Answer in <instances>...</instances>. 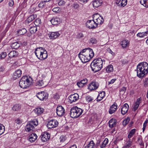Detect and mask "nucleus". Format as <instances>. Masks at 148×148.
I'll return each mask as SVG.
<instances>
[{
	"label": "nucleus",
	"instance_id": "1",
	"mask_svg": "<svg viewBox=\"0 0 148 148\" xmlns=\"http://www.w3.org/2000/svg\"><path fill=\"white\" fill-rule=\"evenodd\" d=\"M137 75L140 78H142L148 73V64L146 62L140 63L137 66Z\"/></svg>",
	"mask_w": 148,
	"mask_h": 148
},
{
	"label": "nucleus",
	"instance_id": "2",
	"mask_svg": "<svg viewBox=\"0 0 148 148\" xmlns=\"http://www.w3.org/2000/svg\"><path fill=\"white\" fill-rule=\"evenodd\" d=\"M103 62V61L101 58L94 60L91 64L92 70L94 72L100 71L102 68Z\"/></svg>",
	"mask_w": 148,
	"mask_h": 148
},
{
	"label": "nucleus",
	"instance_id": "3",
	"mask_svg": "<svg viewBox=\"0 0 148 148\" xmlns=\"http://www.w3.org/2000/svg\"><path fill=\"white\" fill-rule=\"evenodd\" d=\"M34 52L37 58L40 60H44L48 56L47 51L45 48L42 47L37 48L35 50Z\"/></svg>",
	"mask_w": 148,
	"mask_h": 148
},
{
	"label": "nucleus",
	"instance_id": "4",
	"mask_svg": "<svg viewBox=\"0 0 148 148\" xmlns=\"http://www.w3.org/2000/svg\"><path fill=\"white\" fill-rule=\"evenodd\" d=\"M32 84V82L27 76H23L19 82L20 87L23 88H27Z\"/></svg>",
	"mask_w": 148,
	"mask_h": 148
},
{
	"label": "nucleus",
	"instance_id": "5",
	"mask_svg": "<svg viewBox=\"0 0 148 148\" xmlns=\"http://www.w3.org/2000/svg\"><path fill=\"white\" fill-rule=\"evenodd\" d=\"M83 110L77 107L72 108L70 110V115L72 118H77L82 114Z\"/></svg>",
	"mask_w": 148,
	"mask_h": 148
},
{
	"label": "nucleus",
	"instance_id": "6",
	"mask_svg": "<svg viewBox=\"0 0 148 148\" xmlns=\"http://www.w3.org/2000/svg\"><path fill=\"white\" fill-rule=\"evenodd\" d=\"M38 125V123L37 121H33L31 122L27 123L25 127V130L26 131L30 132L33 131L34 128V125L37 126Z\"/></svg>",
	"mask_w": 148,
	"mask_h": 148
},
{
	"label": "nucleus",
	"instance_id": "7",
	"mask_svg": "<svg viewBox=\"0 0 148 148\" xmlns=\"http://www.w3.org/2000/svg\"><path fill=\"white\" fill-rule=\"evenodd\" d=\"M93 18L97 25V27L98 25L101 24L103 22V17L98 14H95L93 15Z\"/></svg>",
	"mask_w": 148,
	"mask_h": 148
},
{
	"label": "nucleus",
	"instance_id": "8",
	"mask_svg": "<svg viewBox=\"0 0 148 148\" xmlns=\"http://www.w3.org/2000/svg\"><path fill=\"white\" fill-rule=\"evenodd\" d=\"M85 55L91 59L93 57L94 53L93 50L90 48H86L83 49L82 51Z\"/></svg>",
	"mask_w": 148,
	"mask_h": 148
},
{
	"label": "nucleus",
	"instance_id": "9",
	"mask_svg": "<svg viewBox=\"0 0 148 148\" xmlns=\"http://www.w3.org/2000/svg\"><path fill=\"white\" fill-rule=\"evenodd\" d=\"M37 97L40 100H46L48 98V94L44 91L38 92L36 95Z\"/></svg>",
	"mask_w": 148,
	"mask_h": 148
},
{
	"label": "nucleus",
	"instance_id": "10",
	"mask_svg": "<svg viewBox=\"0 0 148 148\" xmlns=\"http://www.w3.org/2000/svg\"><path fill=\"white\" fill-rule=\"evenodd\" d=\"M58 122L55 119H52L49 121L47 124V127L49 129L55 128L58 126Z\"/></svg>",
	"mask_w": 148,
	"mask_h": 148
},
{
	"label": "nucleus",
	"instance_id": "11",
	"mask_svg": "<svg viewBox=\"0 0 148 148\" xmlns=\"http://www.w3.org/2000/svg\"><path fill=\"white\" fill-rule=\"evenodd\" d=\"M78 56L83 63L87 62L91 59L90 57L84 55V54L82 51L79 53Z\"/></svg>",
	"mask_w": 148,
	"mask_h": 148
},
{
	"label": "nucleus",
	"instance_id": "12",
	"mask_svg": "<svg viewBox=\"0 0 148 148\" xmlns=\"http://www.w3.org/2000/svg\"><path fill=\"white\" fill-rule=\"evenodd\" d=\"M99 86V84L96 82H92L88 86V88L90 91L97 89Z\"/></svg>",
	"mask_w": 148,
	"mask_h": 148
},
{
	"label": "nucleus",
	"instance_id": "13",
	"mask_svg": "<svg viewBox=\"0 0 148 148\" xmlns=\"http://www.w3.org/2000/svg\"><path fill=\"white\" fill-rule=\"evenodd\" d=\"M86 24V27L90 29H93L97 27V25L93 19L92 20H88Z\"/></svg>",
	"mask_w": 148,
	"mask_h": 148
},
{
	"label": "nucleus",
	"instance_id": "14",
	"mask_svg": "<svg viewBox=\"0 0 148 148\" xmlns=\"http://www.w3.org/2000/svg\"><path fill=\"white\" fill-rule=\"evenodd\" d=\"M64 111V109L62 106H58L56 108V112L59 116H61L63 115L65 113Z\"/></svg>",
	"mask_w": 148,
	"mask_h": 148
},
{
	"label": "nucleus",
	"instance_id": "15",
	"mask_svg": "<svg viewBox=\"0 0 148 148\" xmlns=\"http://www.w3.org/2000/svg\"><path fill=\"white\" fill-rule=\"evenodd\" d=\"M50 134L47 132L43 133L41 136V140L43 142H45L48 140L50 138Z\"/></svg>",
	"mask_w": 148,
	"mask_h": 148
},
{
	"label": "nucleus",
	"instance_id": "16",
	"mask_svg": "<svg viewBox=\"0 0 148 148\" xmlns=\"http://www.w3.org/2000/svg\"><path fill=\"white\" fill-rule=\"evenodd\" d=\"M79 98V96L77 93H75L74 94L71 95L69 97V102L72 103L77 101Z\"/></svg>",
	"mask_w": 148,
	"mask_h": 148
},
{
	"label": "nucleus",
	"instance_id": "17",
	"mask_svg": "<svg viewBox=\"0 0 148 148\" xmlns=\"http://www.w3.org/2000/svg\"><path fill=\"white\" fill-rule=\"evenodd\" d=\"M44 109L41 108H37L34 109L33 111L37 116H38L42 114L44 112Z\"/></svg>",
	"mask_w": 148,
	"mask_h": 148
},
{
	"label": "nucleus",
	"instance_id": "18",
	"mask_svg": "<svg viewBox=\"0 0 148 148\" xmlns=\"http://www.w3.org/2000/svg\"><path fill=\"white\" fill-rule=\"evenodd\" d=\"M128 105L126 103H125L123 105L122 108H121V113L123 115H124L125 114L128 110Z\"/></svg>",
	"mask_w": 148,
	"mask_h": 148
},
{
	"label": "nucleus",
	"instance_id": "19",
	"mask_svg": "<svg viewBox=\"0 0 148 148\" xmlns=\"http://www.w3.org/2000/svg\"><path fill=\"white\" fill-rule=\"evenodd\" d=\"M22 74V71L20 69L16 70L13 73V78L15 79L21 76Z\"/></svg>",
	"mask_w": 148,
	"mask_h": 148
},
{
	"label": "nucleus",
	"instance_id": "20",
	"mask_svg": "<svg viewBox=\"0 0 148 148\" xmlns=\"http://www.w3.org/2000/svg\"><path fill=\"white\" fill-rule=\"evenodd\" d=\"M50 21L53 25H57L60 24L61 22L60 18L58 17H54L51 19Z\"/></svg>",
	"mask_w": 148,
	"mask_h": 148
},
{
	"label": "nucleus",
	"instance_id": "21",
	"mask_svg": "<svg viewBox=\"0 0 148 148\" xmlns=\"http://www.w3.org/2000/svg\"><path fill=\"white\" fill-rule=\"evenodd\" d=\"M102 3L101 0H95L92 2L93 6L95 8L99 7Z\"/></svg>",
	"mask_w": 148,
	"mask_h": 148
},
{
	"label": "nucleus",
	"instance_id": "22",
	"mask_svg": "<svg viewBox=\"0 0 148 148\" xmlns=\"http://www.w3.org/2000/svg\"><path fill=\"white\" fill-rule=\"evenodd\" d=\"M117 108V105L116 104L114 103L112 105L109 111V113L112 114L114 113L116 110Z\"/></svg>",
	"mask_w": 148,
	"mask_h": 148
},
{
	"label": "nucleus",
	"instance_id": "23",
	"mask_svg": "<svg viewBox=\"0 0 148 148\" xmlns=\"http://www.w3.org/2000/svg\"><path fill=\"white\" fill-rule=\"evenodd\" d=\"M60 35V34L58 32H51L49 37L50 39H55L57 38Z\"/></svg>",
	"mask_w": 148,
	"mask_h": 148
},
{
	"label": "nucleus",
	"instance_id": "24",
	"mask_svg": "<svg viewBox=\"0 0 148 148\" xmlns=\"http://www.w3.org/2000/svg\"><path fill=\"white\" fill-rule=\"evenodd\" d=\"M105 95V92L103 91L100 92L98 96L97 99V101H100L104 97Z\"/></svg>",
	"mask_w": 148,
	"mask_h": 148
},
{
	"label": "nucleus",
	"instance_id": "25",
	"mask_svg": "<svg viewBox=\"0 0 148 148\" xmlns=\"http://www.w3.org/2000/svg\"><path fill=\"white\" fill-rule=\"evenodd\" d=\"M141 97L138 98L136 100V102L135 103L134 107L133 108V110L134 111H135L138 108L141 101Z\"/></svg>",
	"mask_w": 148,
	"mask_h": 148
},
{
	"label": "nucleus",
	"instance_id": "26",
	"mask_svg": "<svg viewBox=\"0 0 148 148\" xmlns=\"http://www.w3.org/2000/svg\"><path fill=\"white\" fill-rule=\"evenodd\" d=\"M37 136L36 134L32 133L29 136V140L31 142H34L36 139Z\"/></svg>",
	"mask_w": 148,
	"mask_h": 148
},
{
	"label": "nucleus",
	"instance_id": "27",
	"mask_svg": "<svg viewBox=\"0 0 148 148\" xmlns=\"http://www.w3.org/2000/svg\"><path fill=\"white\" fill-rule=\"evenodd\" d=\"M18 52L14 51H10L8 54L9 57L10 58L16 57L18 56Z\"/></svg>",
	"mask_w": 148,
	"mask_h": 148
},
{
	"label": "nucleus",
	"instance_id": "28",
	"mask_svg": "<svg viewBox=\"0 0 148 148\" xmlns=\"http://www.w3.org/2000/svg\"><path fill=\"white\" fill-rule=\"evenodd\" d=\"M129 45V42L127 40H123L121 42V45L123 48H126Z\"/></svg>",
	"mask_w": 148,
	"mask_h": 148
},
{
	"label": "nucleus",
	"instance_id": "29",
	"mask_svg": "<svg viewBox=\"0 0 148 148\" xmlns=\"http://www.w3.org/2000/svg\"><path fill=\"white\" fill-rule=\"evenodd\" d=\"M96 145L92 140L90 142L87 146L85 147V148H95Z\"/></svg>",
	"mask_w": 148,
	"mask_h": 148
},
{
	"label": "nucleus",
	"instance_id": "30",
	"mask_svg": "<svg viewBox=\"0 0 148 148\" xmlns=\"http://www.w3.org/2000/svg\"><path fill=\"white\" fill-rule=\"evenodd\" d=\"M21 44L17 42H14L11 45V47L13 49H17L21 46Z\"/></svg>",
	"mask_w": 148,
	"mask_h": 148
},
{
	"label": "nucleus",
	"instance_id": "31",
	"mask_svg": "<svg viewBox=\"0 0 148 148\" xmlns=\"http://www.w3.org/2000/svg\"><path fill=\"white\" fill-rule=\"evenodd\" d=\"M148 35V31L138 33L137 34V36L140 38H143L145 37Z\"/></svg>",
	"mask_w": 148,
	"mask_h": 148
},
{
	"label": "nucleus",
	"instance_id": "32",
	"mask_svg": "<svg viewBox=\"0 0 148 148\" xmlns=\"http://www.w3.org/2000/svg\"><path fill=\"white\" fill-rule=\"evenodd\" d=\"M35 16L34 15H30L26 20V23L29 24V23L33 21L35 19Z\"/></svg>",
	"mask_w": 148,
	"mask_h": 148
},
{
	"label": "nucleus",
	"instance_id": "33",
	"mask_svg": "<svg viewBox=\"0 0 148 148\" xmlns=\"http://www.w3.org/2000/svg\"><path fill=\"white\" fill-rule=\"evenodd\" d=\"M117 1H118V4L119 5H121L122 7L125 6L127 4V0H118Z\"/></svg>",
	"mask_w": 148,
	"mask_h": 148
},
{
	"label": "nucleus",
	"instance_id": "34",
	"mask_svg": "<svg viewBox=\"0 0 148 148\" xmlns=\"http://www.w3.org/2000/svg\"><path fill=\"white\" fill-rule=\"evenodd\" d=\"M132 145V142L131 140L129 139L126 142V143L123 146V148H129Z\"/></svg>",
	"mask_w": 148,
	"mask_h": 148
},
{
	"label": "nucleus",
	"instance_id": "35",
	"mask_svg": "<svg viewBox=\"0 0 148 148\" xmlns=\"http://www.w3.org/2000/svg\"><path fill=\"white\" fill-rule=\"evenodd\" d=\"M136 131V130L135 129L132 130L129 133L127 136V138L129 139L131 138L134 134Z\"/></svg>",
	"mask_w": 148,
	"mask_h": 148
},
{
	"label": "nucleus",
	"instance_id": "36",
	"mask_svg": "<svg viewBox=\"0 0 148 148\" xmlns=\"http://www.w3.org/2000/svg\"><path fill=\"white\" fill-rule=\"evenodd\" d=\"M37 30V28L36 26H30L29 28V31L30 33L31 34H34V33Z\"/></svg>",
	"mask_w": 148,
	"mask_h": 148
},
{
	"label": "nucleus",
	"instance_id": "37",
	"mask_svg": "<svg viewBox=\"0 0 148 148\" xmlns=\"http://www.w3.org/2000/svg\"><path fill=\"white\" fill-rule=\"evenodd\" d=\"M113 68L112 65H110L106 68V71L107 73H110L113 72Z\"/></svg>",
	"mask_w": 148,
	"mask_h": 148
},
{
	"label": "nucleus",
	"instance_id": "38",
	"mask_svg": "<svg viewBox=\"0 0 148 148\" xmlns=\"http://www.w3.org/2000/svg\"><path fill=\"white\" fill-rule=\"evenodd\" d=\"M108 138H105L104 140L102 142L100 145V147L101 148L104 147L108 143Z\"/></svg>",
	"mask_w": 148,
	"mask_h": 148
},
{
	"label": "nucleus",
	"instance_id": "39",
	"mask_svg": "<svg viewBox=\"0 0 148 148\" xmlns=\"http://www.w3.org/2000/svg\"><path fill=\"white\" fill-rule=\"evenodd\" d=\"M27 32V31L26 29L25 28H23L20 29L18 31V33L19 35H22L26 33Z\"/></svg>",
	"mask_w": 148,
	"mask_h": 148
},
{
	"label": "nucleus",
	"instance_id": "40",
	"mask_svg": "<svg viewBox=\"0 0 148 148\" xmlns=\"http://www.w3.org/2000/svg\"><path fill=\"white\" fill-rule=\"evenodd\" d=\"M116 125V122L114 120L111 119L109 122V126L111 128L114 127Z\"/></svg>",
	"mask_w": 148,
	"mask_h": 148
},
{
	"label": "nucleus",
	"instance_id": "41",
	"mask_svg": "<svg viewBox=\"0 0 148 148\" xmlns=\"http://www.w3.org/2000/svg\"><path fill=\"white\" fill-rule=\"evenodd\" d=\"M140 3L145 7H148V0H141Z\"/></svg>",
	"mask_w": 148,
	"mask_h": 148
},
{
	"label": "nucleus",
	"instance_id": "42",
	"mask_svg": "<svg viewBox=\"0 0 148 148\" xmlns=\"http://www.w3.org/2000/svg\"><path fill=\"white\" fill-rule=\"evenodd\" d=\"M21 108V106L20 105L18 104H16L13 106L12 109L14 111H18Z\"/></svg>",
	"mask_w": 148,
	"mask_h": 148
},
{
	"label": "nucleus",
	"instance_id": "43",
	"mask_svg": "<svg viewBox=\"0 0 148 148\" xmlns=\"http://www.w3.org/2000/svg\"><path fill=\"white\" fill-rule=\"evenodd\" d=\"M97 42V40L95 38H91L89 40V43L92 44H96Z\"/></svg>",
	"mask_w": 148,
	"mask_h": 148
},
{
	"label": "nucleus",
	"instance_id": "44",
	"mask_svg": "<svg viewBox=\"0 0 148 148\" xmlns=\"http://www.w3.org/2000/svg\"><path fill=\"white\" fill-rule=\"evenodd\" d=\"M36 85L39 87L45 86L44 82L42 80L37 81L36 83Z\"/></svg>",
	"mask_w": 148,
	"mask_h": 148
},
{
	"label": "nucleus",
	"instance_id": "45",
	"mask_svg": "<svg viewBox=\"0 0 148 148\" xmlns=\"http://www.w3.org/2000/svg\"><path fill=\"white\" fill-rule=\"evenodd\" d=\"M46 6V2L44 1H41L38 4V7L40 8H42Z\"/></svg>",
	"mask_w": 148,
	"mask_h": 148
},
{
	"label": "nucleus",
	"instance_id": "46",
	"mask_svg": "<svg viewBox=\"0 0 148 148\" xmlns=\"http://www.w3.org/2000/svg\"><path fill=\"white\" fill-rule=\"evenodd\" d=\"M41 23V20L39 18L36 19L34 21V24L36 26H39Z\"/></svg>",
	"mask_w": 148,
	"mask_h": 148
},
{
	"label": "nucleus",
	"instance_id": "47",
	"mask_svg": "<svg viewBox=\"0 0 148 148\" xmlns=\"http://www.w3.org/2000/svg\"><path fill=\"white\" fill-rule=\"evenodd\" d=\"M130 119L129 118H127L124 119L123 123L122 125L125 126L127 123H128L130 121Z\"/></svg>",
	"mask_w": 148,
	"mask_h": 148
},
{
	"label": "nucleus",
	"instance_id": "48",
	"mask_svg": "<svg viewBox=\"0 0 148 148\" xmlns=\"http://www.w3.org/2000/svg\"><path fill=\"white\" fill-rule=\"evenodd\" d=\"M4 130V127L3 125L1 124L0 125V135H1L3 133Z\"/></svg>",
	"mask_w": 148,
	"mask_h": 148
},
{
	"label": "nucleus",
	"instance_id": "49",
	"mask_svg": "<svg viewBox=\"0 0 148 148\" xmlns=\"http://www.w3.org/2000/svg\"><path fill=\"white\" fill-rule=\"evenodd\" d=\"M53 12L56 13H59L60 12L61 9L59 7H56L53 8L52 10Z\"/></svg>",
	"mask_w": 148,
	"mask_h": 148
},
{
	"label": "nucleus",
	"instance_id": "50",
	"mask_svg": "<svg viewBox=\"0 0 148 148\" xmlns=\"http://www.w3.org/2000/svg\"><path fill=\"white\" fill-rule=\"evenodd\" d=\"M86 99L88 102H91L93 100L92 97L89 95L87 96L86 97Z\"/></svg>",
	"mask_w": 148,
	"mask_h": 148
},
{
	"label": "nucleus",
	"instance_id": "51",
	"mask_svg": "<svg viewBox=\"0 0 148 148\" xmlns=\"http://www.w3.org/2000/svg\"><path fill=\"white\" fill-rule=\"evenodd\" d=\"M7 55L6 53L5 52H3L0 54V58L3 59L5 58Z\"/></svg>",
	"mask_w": 148,
	"mask_h": 148
},
{
	"label": "nucleus",
	"instance_id": "52",
	"mask_svg": "<svg viewBox=\"0 0 148 148\" xmlns=\"http://www.w3.org/2000/svg\"><path fill=\"white\" fill-rule=\"evenodd\" d=\"M138 141L139 144L140 146L142 147L144 146V143L143 142L142 139L141 138H139L138 139Z\"/></svg>",
	"mask_w": 148,
	"mask_h": 148
},
{
	"label": "nucleus",
	"instance_id": "53",
	"mask_svg": "<svg viewBox=\"0 0 148 148\" xmlns=\"http://www.w3.org/2000/svg\"><path fill=\"white\" fill-rule=\"evenodd\" d=\"M66 138L63 135L61 136L60 138V140L61 142H63L66 140Z\"/></svg>",
	"mask_w": 148,
	"mask_h": 148
},
{
	"label": "nucleus",
	"instance_id": "54",
	"mask_svg": "<svg viewBox=\"0 0 148 148\" xmlns=\"http://www.w3.org/2000/svg\"><path fill=\"white\" fill-rule=\"evenodd\" d=\"M79 5L77 3H75L72 5V7L74 9H77L79 8Z\"/></svg>",
	"mask_w": 148,
	"mask_h": 148
},
{
	"label": "nucleus",
	"instance_id": "55",
	"mask_svg": "<svg viewBox=\"0 0 148 148\" xmlns=\"http://www.w3.org/2000/svg\"><path fill=\"white\" fill-rule=\"evenodd\" d=\"M84 35L83 34L81 33H79L77 34L76 36L77 38H80L84 37Z\"/></svg>",
	"mask_w": 148,
	"mask_h": 148
},
{
	"label": "nucleus",
	"instance_id": "56",
	"mask_svg": "<svg viewBox=\"0 0 148 148\" xmlns=\"http://www.w3.org/2000/svg\"><path fill=\"white\" fill-rule=\"evenodd\" d=\"M65 3V1L63 0H61L58 2V5L60 6H62L64 5Z\"/></svg>",
	"mask_w": 148,
	"mask_h": 148
},
{
	"label": "nucleus",
	"instance_id": "57",
	"mask_svg": "<svg viewBox=\"0 0 148 148\" xmlns=\"http://www.w3.org/2000/svg\"><path fill=\"white\" fill-rule=\"evenodd\" d=\"M77 84L79 88L82 87L83 86H84V85L81 82V81L80 82H77Z\"/></svg>",
	"mask_w": 148,
	"mask_h": 148
},
{
	"label": "nucleus",
	"instance_id": "58",
	"mask_svg": "<svg viewBox=\"0 0 148 148\" xmlns=\"http://www.w3.org/2000/svg\"><path fill=\"white\" fill-rule=\"evenodd\" d=\"M81 82L84 85L85 84H86L88 81V80L87 79L85 78L83 79L81 81Z\"/></svg>",
	"mask_w": 148,
	"mask_h": 148
},
{
	"label": "nucleus",
	"instance_id": "59",
	"mask_svg": "<svg viewBox=\"0 0 148 148\" xmlns=\"http://www.w3.org/2000/svg\"><path fill=\"white\" fill-rule=\"evenodd\" d=\"M126 90V88L125 87H123L121 88L120 90V92H122L123 93H124Z\"/></svg>",
	"mask_w": 148,
	"mask_h": 148
},
{
	"label": "nucleus",
	"instance_id": "60",
	"mask_svg": "<svg viewBox=\"0 0 148 148\" xmlns=\"http://www.w3.org/2000/svg\"><path fill=\"white\" fill-rule=\"evenodd\" d=\"M14 2L13 0H10L9 1L8 5L10 6H12L13 5Z\"/></svg>",
	"mask_w": 148,
	"mask_h": 148
},
{
	"label": "nucleus",
	"instance_id": "61",
	"mask_svg": "<svg viewBox=\"0 0 148 148\" xmlns=\"http://www.w3.org/2000/svg\"><path fill=\"white\" fill-rule=\"evenodd\" d=\"M15 123L17 124H20L21 123V120L19 119L18 118L16 119L15 121Z\"/></svg>",
	"mask_w": 148,
	"mask_h": 148
},
{
	"label": "nucleus",
	"instance_id": "62",
	"mask_svg": "<svg viewBox=\"0 0 148 148\" xmlns=\"http://www.w3.org/2000/svg\"><path fill=\"white\" fill-rule=\"evenodd\" d=\"M116 79H111L110 81H109L108 83V84H112L114 83V82L116 81Z\"/></svg>",
	"mask_w": 148,
	"mask_h": 148
},
{
	"label": "nucleus",
	"instance_id": "63",
	"mask_svg": "<svg viewBox=\"0 0 148 148\" xmlns=\"http://www.w3.org/2000/svg\"><path fill=\"white\" fill-rule=\"evenodd\" d=\"M148 120L147 119H146L145 122H144L143 124V126H144V127H146L147 126V123H148Z\"/></svg>",
	"mask_w": 148,
	"mask_h": 148
},
{
	"label": "nucleus",
	"instance_id": "64",
	"mask_svg": "<svg viewBox=\"0 0 148 148\" xmlns=\"http://www.w3.org/2000/svg\"><path fill=\"white\" fill-rule=\"evenodd\" d=\"M54 98L56 99H58L59 98V96L58 94L56 93L55 95H54Z\"/></svg>",
	"mask_w": 148,
	"mask_h": 148
}]
</instances>
